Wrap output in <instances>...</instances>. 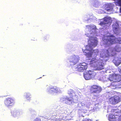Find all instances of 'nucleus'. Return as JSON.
I'll return each mask as SVG.
<instances>
[{
	"label": "nucleus",
	"mask_w": 121,
	"mask_h": 121,
	"mask_svg": "<svg viewBox=\"0 0 121 121\" xmlns=\"http://www.w3.org/2000/svg\"><path fill=\"white\" fill-rule=\"evenodd\" d=\"M111 37H114L113 35H112L110 36Z\"/></svg>",
	"instance_id": "nucleus-29"
},
{
	"label": "nucleus",
	"mask_w": 121,
	"mask_h": 121,
	"mask_svg": "<svg viewBox=\"0 0 121 121\" xmlns=\"http://www.w3.org/2000/svg\"><path fill=\"white\" fill-rule=\"evenodd\" d=\"M34 121H41L40 118H37L35 119Z\"/></svg>",
	"instance_id": "nucleus-24"
},
{
	"label": "nucleus",
	"mask_w": 121,
	"mask_h": 121,
	"mask_svg": "<svg viewBox=\"0 0 121 121\" xmlns=\"http://www.w3.org/2000/svg\"><path fill=\"white\" fill-rule=\"evenodd\" d=\"M14 103V100L12 98H7L4 101L5 105L7 107L12 106Z\"/></svg>",
	"instance_id": "nucleus-7"
},
{
	"label": "nucleus",
	"mask_w": 121,
	"mask_h": 121,
	"mask_svg": "<svg viewBox=\"0 0 121 121\" xmlns=\"http://www.w3.org/2000/svg\"><path fill=\"white\" fill-rule=\"evenodd\" d=\"M116 54V53H115L114 54H113V55H115Z\"/></svg>",
	"instance_id": "nucleus-31"
},
{
	"label": "nucleus",
	"mask_w": 121,
	"mask_h": 121,
	"mask_svg": "<svg viewBox=\"0 0 121 121\" xmlns=\"http://www.w3.org/2000/svg\"><path fill=\"white\" fill-rule=\"evenodd\" d=\"M119 60L121 61V58H119Z\"/></svg>",
	"instance_id": "nucleus-30"
},
{
	"label": "nucleus",
	"mask_w": 121,
	"mask_h": 121,
	"mask_svg": "<svg viewBox=\"0 0 121 121\" xmlns=\"http://www.w3.org/2000/svg\"><path fill=\"white\" fill-rule=\"evenodd\" d=\"M110 22V19L108 18L105 17L104 18L103 21L100 22L99 24L101 25H103L108 24Z\"/></svg>",
	"instance_id": "nucleus-14"
},
{
	"label": "nucleus",
	"mask_w": 121,
	"mask_h": 121,
	"mask_svg": "<svg viewBox=\"0 0 121 121\" xmlns=\"http://www.w3.org/2000/svg\"><path fill=\"white\" fill-rule=\"evenodd\" d=\"M79 60V57L78 56L73 55L70 58V62L75 65L78 63Z\"/></svg>",
	"instance_id": "nucleus-8"
},
{
	"label": "nucleus",
	"mask_w": 121,
	"mask_h": 121,
	"mask_svg": "<svg viewBox=\"0 0 121 121\" xmlns=\"http://www.w3.org/2000/svg\"><path fill=\"white\" fill-rule=\"evenodd\" d=\"M115 3L116 5L118 6H121V0H114Z\"/></svg>",
	"instance_id": "nucleus-21"
},
{
	"label": "nucleus",
	"mask_w": 121,
	"mask_h": 121,
	"mask_svg": "<svg viewBox=\"0 0 121 121\" xmlns=\"http://www.w3.org/2000/svg\"><path fill=\"white\" fill-rule=\"evenodd\" d=\"M91 38H93V37H91Z\"/></svg>",
	"instance_id": "nucleus-32"
},
{
	"label": "nucleus",
	"mask_w": 121,
	"mask_h": 121,
	"mask_svg": "<svg viewBox=\"0 0 121 121\" xmlns=\"http://www.w3.org/2000/svg\"><path fill=\"white\" fill-rule=\"evenodd\" d=\"M31 95L29 93H26V95H25V97L27 99L28 98H30V97Z\"/></svg>",
	"instance_id": "nucleus-22"
},
{
	"label": "nucleus",
	"mask_w": 121,
	"mask_h": 121,
	"mask_svg": "<svg viewBox=\"0 0 121 121\" xmlns=\"http://www.w3.org/2000/svg\"><path fill=\"white\" fill-rule=\"evenodd\" d=\"M112 27L114 32L116 34L118 33L119 30L118 24L117 23H115L113 25Z\"/></svg>",
	"instance_id": "nucleus-12"
},
{
	"label": "nucleus",
	"mask_w": 121,
	"mask_h": 121,
	"mask_svg": "<svg viewBox=\"0 0 121 121\" xmlns=\"http://www.w3.org/2000/svg\"><path fill=\"white\" fill-rule=\"evenodd\" d=\"M30 112L32 114H35L36 113V112L34 110H32Z\"/></svg>",
	"instance_id": "nucleus-26"
},
{
	"label": "nucleus",
	"mask_w": 121,
	"mask_h": 121,
	"mask_svg": "<svg viewBox=\"0 0 121 121\" xmlns=\"http://www.w3.org/2000/svg\"><path fill=\"white\" fill-rule=\"evenodd\" d=\"M110 101H111L113 104H117L120 102L121 99L118 96H114L113 97H111L109 99Z\"/></svg>",
	"instance_id": "nucleus-9"
},
{
	"label": "nucleus",
	"mask_w": 121,
	"mask_h": 121,
	"mask_svg": "<svg viewBox=\"0 0 121 121\" xmlns=\"http://www.w3.org/2000/svg\"><path fill=\"white\" fill-rule=\"evenodd\" d=\"M96 38L91 39L88 41L89 43L90 44L89 45V47L91 48L92 47H95L96 46L98 43V41Z\"/></svg>",
	"instance_id": "nucleus-6"
},
{
	"label": "nucleus",
	"mask_w": 121,
	"mask_h": 121,
	"mask_svg": "<svg viewBox=\"0 0 121 121\" xmlns=\"http://www.w3.org/2000/svg\"><path fill=\"white\" fill-rule=\"evenodd\" d=\"M86 28L88 29L89 31L90 32L92 30H95V27L94 26L91 25H87L86 26Z\"/></svg>",
	"instance_id": "nucleus-20"
},
{
	"label": "nucleus",
	"mask_w": 121,
	"mask_h": 121,
	"mask_svg": "<svg viewBox=\"0 0 121 121\" xmlns=\"http://www.w3.org/2000/svg\"><path fill=\"white\" fill-rule=\"evenodd\" d=\"M90 62V64L96 70H101L104 69V63L102 60H99L96 56L92 58Z\"/></svg>",
	"instance_id": "nucleus-1"
},
{
	"label": "nucleus",
	"mask_w": 121,
	"mask_h": 121,
	"mask_svg": "<svg viewBox=\"0 0 121 121\" xmlns=\"http://www.w3.org/2000/svg\"><path fill=\"white\" fill-rule=\"evenodd\" d=\"M96 75L95 72L90 70L84 73V76L85 79L88 80L95 77Z\"/></svg>",
	"instance_id": "nucleus-5"
},
{
	"label": "nucleus",
	"mask_w": 121,
	"mask_h": 121,
	"mask_svg": "<svg viewBox=\"0 0 121 121\" xmlns=\"http://www.w3.org/2000/svg\"><path fill=\"white\" fill-rule=\"evenodd\" d=\"M102 90V88L100 86L96 85H94L91 86L90 91L91 93L93 94L99 93L101 92Z\"/></svg>",
	"instance_id": "nucleus-4"
},
{
	"label": "nucleus",
	"mask_w": 121,
	"mask_h": 121,
	"mask_svg": "<svg viewBox=\"0 0 121 121\" xmlns=\"http://www.w3.org/2000/svg\"><path fill=\"white\" fill-rule=\"evenodd\" d=\"M104 44L107 46L116 43H121V38H104Z\"/></svg>",
	"instance_id": "nucleus-2"
},
{
	"label": "nucleus",
	"mask_w": 121,
	"mask_h": 121,
	"mask_svg": "<svg viewBox=\"0 0 121 121\" xmlns=\"http://www.w3.org/2000/svg\"><path fill=\"white\" fill-rule=\"evenodd\" d=\"M121 51V48L118 46H116L114 48V49L113 50L112 52H120Z\"/></svg>",
	"instance_id": "nucleus-19"
},
{
	"label": "nucleus",
	"mask_w": 121,
	"mask_h": 121,
	"mask_svg": "<svg viewBox=\"0 0 121 121\" xmlns=\"http://www.w3.org/2000/svg\"><path fill=\"white\" fill-rule=\"evenodd\" d=\"M43 121H49V119H48L47 118L44 117H43Z\"/></svg>",
	"instance_id": "nucleus-23"
},
{
	"label": "nucleus",
	"mask_w": 121,
	"mask_h": 121,
	"mask_svg": "<svg viewBox=\"0 0 121 121\" xmlns=\"http://www.w3.org/2000/svg\"><path fill=\"white\" fill-rule=\"evenodd\" d=\"M89 52H90V50L87 49H85L83 51L86 56L88 57H91L92 55V53Z\"/></svg>",
	"instance_id": "nucleus-16"
},
{
	"label": "nucleus",
	"mask_w": 121,
	"mask_h": 121,
	"mask_svg": "<svg viewBox=\"0 0 121 121\" xmlns=\"http://www.w3.org/2000/svg\"><path fill=\"white\" fill-rule=\"evenodd\" d=\"M87 64L85 62L80 63L76 65L75 69L78 71L80 72H83L87 68Z\"/></svg>",
	"instance_id": "nucleus-3"
},
{
	"label": "nucleus",
	"mask_w": 121,
	"mask_h": 121,
	"mask_svg": "<svg viewBox=\"0 0 121 121\" xmlns=\"http://www.w3.org/2000/svg\"><path fill=\"white\" fill-rule=\"evenodd\" d=\"M53 92L55 93L58 94L61 93V91L58 87L55 86L53 87Z\"/></svg>",
	"instance_id": "nucleus-17"
},
{
	"label": "nucleus",
	"mask_w": 121,
	"mask_h": 121,
	"mask_svg": "<svg viewBox=\"0 0 121 121\" xmlns=\"http://www.w3.org/2000/svg\"><path fill=\"white\" fill-rule=\"evenodd\" d=\"M13 116L18 117L21 116L22 115V112L16 110L14 111L13 112Z\"/></svg>",
	"instance_id": "nucleus-15"
},
{
	"label": "nucleus",
	"mask_w": 121,
	"mask_h": 121,
	"mask_svg": "<svg viewBox=\"0 0 121 121\" xmlns=\"http://www.w3.org/2000/svg\"><path fill=\"white\" fill-rule=\"evenodd\" d=\"M115 116L112 114H111L109 116V120L110 121H117Z\"/></svg>",
	"instance_id": "nucleus-18"
},
{
	"label": "nucleus",
	"mask_w": 121,
	"mask_h": 121,
	"mask_svg": "<svg viewBox=\"0 0 121 121\" xmlns=\"http://www.w3.org/2000/svg\"><path fill=\"white\" fill-rule=\"evenodd\" d=\"M64 101L65 103L69 104L74 103V99L72 97H67L65 99Z\"/></svg>",
	"instance_id": "nucleus-11"
},
{
	"label": "nucleus",
	"mask_w": 121,
	"mask_h": 121,
	"mask_svg": "<svg viewBox=\"0 0 121 121\" xmlns=\"http://www.w3.org/2000/svg\"><path fill=\"white\" fill-rule=\"evenodd\" d=\"M112 78H113V80H115L116 81H115L118 82L121 80V77L120 75L119 74H115L112 77Z\"/></svg>",
	"instance_id": "nucleus-13"
},
{
	"label": "nucleus",
	"mask_w": 121,
	"mask_h": 121,
	"mask_svg": "<svg viewBox=\"0 0 121 121\" xmlns=\"http://www.w3.org/2000/svg\"><path fill=\"white\" fill-rule=\"evenodd\" d=\"M113 5L111 3H107L105 4L104 8L107 11H112L113 9Z\"/></svg>",
	"instance_id": "nucleus-10"
},
{
	"label": "nucleus",
	"mask_w": 121,
	"mask_h": 121,
	"mask_svg": "<svg viewBox=\"0 0 121 121\" xmlns=\"http://www.w3.org/2000/svg\"><path fill=\"white\" fill-rule=\"evenodd\" d=\"M121 7L120 8V13H121V6H120Z\"/></svg>",
	"instance_id": "nucleus-28"
},
{
	"label": "nucleus",
	"mask_w": 121,
	"mask_h": 121,
	"mask_svg": "<svg viewBox=\"0 0 121 121\" xmlns=\"http://www.w3.org/2000/svg\"><path fill=\"white\" fill-rule=\"evenodd\" d=\"M115 65L117 66L119 65L120 64V63H117L116 62H115Z\"/></svg>",
	"instance_id": "nucleus-27"
},
{
	"label": "nucleus",
	"mask_w": 121,
	"mask_h": 121,
	"mask_svg": "<svg viewBox=\"0 0 121 121\" xmlns=\"http://www.w3.org/2000/svg\"><path fill=\"white\" fill-rule=\"evenodd\" d=\"M82 121H91V119L86 118L83 119Z\"/></svg>",
	"instance_id": "nucleus-25"
}]
</instances>
